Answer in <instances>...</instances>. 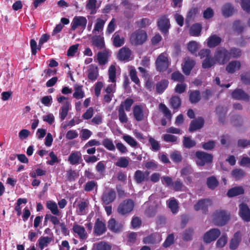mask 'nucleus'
Wrapping results in <instances>:
<instances>
[{"instance_id": "1", "label": "nucleus", "mask_w": 250, "mask_h": 250, "mask_svg": "<svg viewBox=\"0 0 250 250\" xmlns=\"http://www.w3.org/2000/svg\"><path fill=\"white\" fill-rule=\"evenodd\" d=\"M134 102V100L131 98H127L124 102H121L118 109L119 119L121 123L124 124L127 122L128 118L125 110L130 111Z\"/></svg>"}, {"instance_id": "2", "label": "nucleus", "mask_w": 250, "mask_h": 250, "mask_svg": "<svg viewBox=\"0 0 250 250\" xmlns=\"http://www.w3.org/2000/svg\"><path fill=\"white\" fill-rule=\"evenodd\" d=\"M147 39V35L146 31L138 29L134 31L129 38L132 45L138 46L143 44Z\"/></svg>"}, {"instance_id": "3", "label": "nucleus", "mask_w": 250, "mask_h": 250, "mask_svg": "<svg viewBox=\"0 0 250 250\" xmlns=\"http://www.w3.org/2000/svg\"><path fill=\"white\" fill-rule=\"evenodd\" d=\"M214 59L219 64H224L230 59L229 50L224 47H218L214 54Z\"/></svg>"}, {"instance_id": "4", "label": "nucleus", "mask_w": 250, "mask_h": 250, "mask_svg": "<svg viewBox=\"0 0 250 250\" xmlns=\"http://www.w3.org/2000/svg\"><path fill=\"white\" fill-rule=\"evenodd\" d=\"M229 219V214L224 210H216L213 214V222L216 226H224Z\"/></svg>"}, {"instance_id": "5", "label": "nucleus", "mask_w": 250, "mask_h": 250, "mask_svg": "<svg viewBox=\"0 0 250 250\" xmlns=\"http://www.w3.org/2000/svg\"><path fill=\"white\" fill-rule=\"evenodd\" d=\"M157 25L159 31L165 36L168 34L171 28L170 20L166 15H161L157 20Z\"/></svg>"}, {"instance_id": "6", "label": "nucleus", "mask_w": 250, "mask_h": 250, "mask_svg": "<svg viewBox=\"0 0 250 250\" xmlns=\"http://www.w3.org/2000/svg\"><path fill=\"white\" fill-rule=\"evenodd\" d=\"M196 163L198 166H204L206 164L211 163L213 155L204 151H197L195 153Z\"/></svg>"}, {"instance_id": "7", "label": "nucleus", "mask_w": 250, "mask_h": 250, "mask_svg": "<svg viewBox=\"0 0 250 250\" xmlns=\"http://www.w3.org/2000/svg\"><path fill=\"white\" fill-rule=\"evenodd\" d=\"M134 204L131 199H127L121 203L118 208L119 213L125 215L130 212L133 209Z\"/></svg>"}, {"instance_id": "8", "label": "nucleus", "mask_w": 250, "mask_h": 250, "mask_svg": "<svg viewBox=\"0 0 250 250\" xmlns=\"http://www.w3.org/2000/svg\"><path fill=\"white\" fill-rule=\"evenodd\" d=\"M156 66L158 71L163 72L168 67V60L164 53H161L157 57L156 62Z\"/></svg>"}, {"instance_id": "9", "label": "nucleus", "mask_w": 250, "mask_h": 250, "mask_svg": "<svg viewBox=\"0 0 250 250\" xmlns=\"http://www.w3.org/2000/svg\"><path fill=\"white\" fill-rule=\"evenodd\" d=\"M211 200L209 199H201L194 205V209L196 211H198L201 209L204 214H207L208 212V206L211 205Z\"/></svg>"}, {"instance_id": "10", "label": "nucleus", "mask_w": 250, "mask_h": 250, "mask_svg": "<svg viewBox=\"0 0 250 250\" xmlns=\"http://www.w3.org/2000/svg\"><path fill=\"white\" fill-rule=\"evenodd\" d=\"M195 64V61L193 59L188 56L185 57L183 63L182 64L183 73L186 75H189Z\"/></svg>"}, {"instance_id": "11", "label": "nucleus", "mask_w": 250, "mask_h": 250, "mask_svg": "<svg viewBox=\"0 0 250 250\" xmlns=\"http://www.w3.org/2000/svg\"><path fill=\"white\" fill-rule=\"evenodd\" d=\"M220 234L221 232L219 229H210L204 235V241L206 243H209L215 241L220 236Z\"/></svg>"}, {"instance_id": "12", "label": "nucleus", "mask_w": 250, "mask_h": 250, "mask_svg": "<svg viewBox=\"0 0 250 250\" xmlns=\"http://www.w3.org/2000/svg\"><path fill=\"white\" fill-rule=\"evenodd\" d=\"M204 124V119L201 116H199L191 121L188 128V131L189 132H193L199 130L203 127Z\"/></svg>"}, {"instance_id": "13", "label": "nucleus", "mask_w": 250, "mask_h": 250, "mask_svg": "<svg viewBox=\"0 0 250 250\" xmlns=\"http://www.w3.org/2000/svg\"><path fill=\"white\" fill-rule=\"evenodd\" d=\"M87 22V21L86 18L83 16H75L71 22V29L74 31L79 26L83 29H85Z\"/></svg>"}, {"instance_id": "14", "label": "nucleus", "mask_w": 250, "mask_h": 250, "mask_svg": "<svg viewBox=\"0 0 250 250\" xmlns=\"http://www.w3.org/2000/svg\"><path fill=\"white\" fill-rule=\"evenodd\" d=\"M232 99L234 100L249 102L250 96L246 93L243 89L237 88L234 90L231 94Z\"/></svg>"}, {"instance_id": "15", "label": "nucleus", "mask_w": 250, "mask_h": 250, "mask_svg": "<svg viewBox=\"0 0 250 250\" xmlns=\"http://www.w3.org/2000/svg\"><path fill=\"white\" fill-rule=\"evenodd\" d=\"M239 214L246 222L250 221V209L246 204L241 203L239 205Z\"/></svg>"}, {"instance_id": "16", "label": "nucleus", "mask_w": 250, "mask_h": 250, "mask_svg": "<svg viewBox=\"0 0 250 250\" xmlns=\"http://www.w3.org/2000/svg\"><path fill=\"white\" fill-rule=\"evenodd\" d=\"M116 198V193L114 189L111 188L108 192H104L102 196V201L105 205L113 202Z\"/></svg>"}, {"instance_id": "17", "label": "nucleus", "mask_w": 250, "mask_h": 250, "mask_svg": "<svg viewBox=\"0 0 250 250\" xmlns=\"http://www.w3.org/2000/svg\"><path fill=\"white\" fill-rule=\"evenodd\" d=\"M149 174V172L147 170L143 172L140 170H137L134 173V179L137 184H140L148 180Z\"/></svg>"}, {"instance_id": "18", "label": "nucleus", "mask_w": 250, "mask_h": 250, "mask_svg": "<svg viewBox=\"0 0 250 250\" xmlns=\"http://www.w3.org/2000/svg\"><path fill=\"white\" fill-rule=\"evenodd\" d=\"M108 228L113 232H119L122 231L123 225L121 223L116 222L115 219L111 218L108 222Z\"/></svg>"}, {"instance_id": "19", "label": "nucleus", "mask_w": 250, "mask_h": 250, "mask_svg": "<svg viewBox=\"0 0 250 250\" xmlns=\"http://www.w3.org/2000/svg\"><path fill=\"white\" fill-rule=\"evenodd\" d=\"M94 229V233L97 236L103 234L106 230L105 224L99 218L96 219Z\"/></svg>"}, {"instance_id": "20", "label": "nucleus", "mask_w": 250, "mask_h": 250, "mask_svg": "<svg viewBox=\"0 0 250 250\" xmlns=\"http://www.w3.org/2000/svg\"><path fill=\"white\" fill-rule=\"evenodd\" d=\"M92 44L97 48L102 49L105 47L104 38L100 35H94L91 38Z\"/></svg>"}, {"instance_id": "21", "label": "nucleus", "mask_w": 250, "mask_h": 250, "mask_svg": "<svg viewBox=\"0 0 250 250\" xmlns=\"http://www.w3.org/2000/svg\"><path fill=\"white\" fill-rule=\"evenodd\" d=\"M222 42V39L217 35H211L207 39V45L209 48L218 46Z\"/></svg>"}, {"instance_id": "22", "label": "nucleus", "mask_w": 250, "mask_h": 250, "mask_svg": "<svg viewBox=\"0 0 250 250\" xmlns=\"http://www.w3.org/2000/svg\"><path fill=\"white\" fill-rule=\"evenodd\" d=\"M88 71V79L92 82L95 81L99 75L98 67L95 64H91L89 66Z\"/></svg>"}, {"instance_id": "23", "label": "nucleus", "mask_w": 250, "mask_h": 250, "mask_svg": "<svg viewBox=\"0 0 250 250\" xmlns=\"http://www.w3.org/2000/svg\"><path fill=\"white\" fill-rule=\"evenodd\" d=\"M133 113L134 118L137 121H141L144 118L143 107L142 105L134 106Z\"/></svg>"}, {"instance_id": "24", "label": "nucleus", "mask_w": 250, "mask_h": 250, "mask_svg": "<svg viewBox=\"0 0 250 250\" xmlns=\"http://www.w3.org/2000/svg\"><path fill=\"white\" fill-rule=\"evenodd\" d=\"M241 240V234L239 231L235 232L233 235V237L231 239L229 248L231 250H235L238 247L239 243Z\"/></svg>"}, {"instance_id": "25", "label": "nucleus", "mask_w": 250, "mask_h": 250, "mask_svg": "<svg viewBox=\"0 0 250 250\" xmlns=\"http://www.w3.org/2000/svg\"><path fill=\"white\" fill-rule=\"evenodd\" d=\"M131 53V50L128 48L123 47L118 52V58L122 61L128 60L130 57Z\"/></svg>"}, {"instance_id": "26", "label": "nucleus", "mask_w": 250, "mask_h": 250, "mask_svg": "<svg viewBox=\"0 0 250 250\" xmlns=\"http://www.w3.org/2000/svg\"><path fill=\"white\" fill-rule=\"evenodd\" d=\"M241 67V63L238 61H232L226 66V69L230 74L234 73L236 70H239Z\"/></svg>"}, {"instance_id": "27", "label": "nucleus", "mask_w": 250, "mask_h": 250, "mask_svg": "<svg viewBox=\"0 0 250 250\" xmlns=\"http://www.w3.org/2000/svg\"><path fill=\"white\" fill-rule=\"evenodd\" d=\"M222 12L224 17L228 18L233 14L234 8L230 3H227L222 6Z\"/></svg>"}, {"instance_id": "28", "label": "nucleus", "mask_w": 250, "mask_h": 250, "mask_svg": "<svg viewBox=\"0 0 250 250\" xmlns=\"http://www.w3.org/2000/svg\"><path fill=\"white\" fill-rule=\"evenodd\" d=\"M244 193V188L241 187H235L229 189L227 193L229 197H233L234 196H238L243 194Z\"/></svg>"}, {"instance_id": "29", "label": "nucleus", "mask_w": 250, "mask_h": 250, "mask_svg": "<svg viewBox=\"0 0 250 250\" xmlns=\"http://www.w3.org/2000/svg\"><path fill=\"white\" fill-rule=\"evenodd\" d=\"M169 84L168 81L166 79H163L158 82L156 85V90L157 93L162 94L167 88Z\"/></svg>"}, {"instance_id": "30", "label": "nucleus", "mask_w": 250, "mask_h": 250, "mask_svg": "<svg viewBox=\"0 0 250 250\" xmlns=\"http://www.w3.org/2000/svg\"><path fill=\"white\" fill-rule=\"evenodd\" d=\"M82 158L81 154L78 151L72 152L69 156L68 161L72 165H75L79 163Z\"/></svg>"}, {"instance_id": "31", "label": "nucleus", "mask_w": 250, "mask_h": 250, "mask_svg": "<svg viewBox=\"0 0 250 250\" xmlns=\"http://www.w3.org/2000/svg\"><path fill=\"white\" fill-rule=\"evenodd\" d=\"M201 99V93L199 90L190 91L189 94V100L191 104H196Z\"/></svg>"}, {"instance_id": "32", "label": "nucleus", "mask_w": 250, "mask_h": 250, "mask_svg": "<svg viewBox=\"0 0 250 250\" xmlns=\"http://www.w3.org/2000/svg\"><path fill=\"white\" fill-rule=\"evenodd\" d=\"M70 102L65 101L60 110V118L61 121H63L68 115L69 110Z\"/></svg>"}, {"instance_id": "33", "label": "nucleus", "mask_w": 250, "mask_h": 250, "mask_svg": "<svg viewBox=\"0 0 250 250\" xmlns=\"http://www.w3.org/2000/svg\"><path fill=\"white\" fill-rule=\"evenodd\" d=\"M73 231L77 233L80 239H84L86 236V233L85 232V229L83 227L79 225H75L73 227Z\"/></svg>"}, {"instance_id": "34", "label": "nucleus", "mask_w": 250, "mask_h": 250, "mask_svg": "<svg viewBox=\"0 0 250 250\" xmlns=\"http://www.w3.org/2000/svg\"><path fill=\"white\" fill-rule=\"evenodd\" d=\"M111 247L107 243L101 241L93 244L92 250H111Z\"/></svg>"}, {"instance_id": "35", "label": "nucleus", "mask_w": 250, "mask_h": 250, "mask_svg": "<svg viewBox=\"0 0 250 250\" xmlns=\"http://www.w3.org/2000/svg\"><path fill=\"white\" fill-rule=\"evenodd\" d=\"M46 208L50 210L52 214L54 215H59L60 211L57 204L52 201H48L46 202Z\"/></svg>"}, {"instance_id": "36", "label": "nucleus", "mask_w": 250, "mask_h": 250, "mask_svg": "<svg viewBox=\"0 0 250 250\" xmlns=\"http://www.w3.org/2000/svg\"><path fill=\"white\" fill-rule=\"evenodd\" d=\"M202 29V25L198 23L193 24L189 30L190 35L192 36L198 37L200 35Z\"/></svg>"}, {"instance_id": "37", "label": "nucleus", "mask_w": 250, "mask_h": 250, "mask_svg": "<svg viewBox=\"0 0 250 250\" xmlns=\"http://www.w3.org/2000/svg\"><path fill=\"white\" fill-rule=\"evenodd\" d=\"M125 42L124 38L115 32L113 35V44L115 47H119L122 46Z\"/></svg>"}, {"instance_id": "38", "label": "nucleus", "mask_w": 250, "mask_h": 250, "mask_svg": "<svg viewBox=\"0 0 250 250\" xmlns=\"http://www.w3.org/2000/svg\"><path fill=\"white\" fill-rule=\"evenodd\" d=\"M52 237H41L38 241L39 247L41 250H43L48 246V244L52 241Z\"/></svg>"}, {"instance_id": "39", "label": "nucleus", "mask_w": 250, "mask_h": 250, "mask_svg": "<svg viewBox=\"0 0 250 250\" xmlns=\"http://www.w3.org/2000/svg\"><path fill=\"white\" fill-rule=\"evenodd\" d=\"M219 185V182L214 176H211L207 179V185L210 189H214Z\"/></svg>"}, {"instance_id": "40", "label": "nucleus", "mask_w": 250, "mask_h": 250, "mask_svg": "<svg viewBox=\"0 0 250 250\" xmlns=\"http://www.w3.org/2000/svg\"><path fill=\"white\" fill-rule=\"evenodd\" d=\"M109 81L112 83L116 82V68L114 64H111L108 70Z\"/></svg>"}, {"instance_id": "41", "label": "nucleus", "mask_w": 250, "mask_h": 250, "mask_svg": "<svg viewBox=\"0 0 250 250\" xmlns=\"http://www.w3.org/2000/svg\"><path fill=\"white\" fill-rule=\"evenodd\" d=\"M246 172L241 168H235L231 171L232 176L236 180L243 179L246 175Z\"/></svg>"}, {"instance_id": "42", "label": "nucleus", "mask_w": 250, "mask_h": 250, "mask_svg": "<svg viewBox=\"0 0 250 250\" xmlns=\"http://www.w3.org/2000/svg\"><path fill=\"white\" fill-rule=\"evenodd\" d=\"M170 105L173 109H178L181 105V100L179 96H172L170 99Z\"/></svg>"}, {"instance_id": "43", "label": "nucleus", "mask_w": 250, "mask_h": 250, "mask_svg": "<svg viewBox=\"0 0 250 250\" xmlns=\"http://www.w3.org/2000/svg\"><path fill=\"white\" fill-rule=\"evenodd\" d=\"M198 9L196 7L191 8L190 9L187 14L186 22L188 23L193 21L198 13Z\"/></svg>"}, {"instance_id": "44", "label": "nucleus", "mask_w": 250, "mask_h": 250, "mask_svg": "<svg viewBox=\"0 0 250 250\" xmlns=\"http://www.w3.org/2000/svg\"><path fill=\"white\" fill-rule=\"evenodd\" d=\"M108 55L106 51L99 52L97 54V60L100 65H104L108 61Z\"/></svg>"}, {"instance_id": "45", "label": "nucleus", "mask_w": 250, "mask_h": 250, "mask_svg": "<svg viewBox=\"0 0 250 250\" xmlns=\"http://www.w3.org/2000/svg\"><path fill=\"white\" fill-rule=\"evenodd\" d=\"M196 145V142L193 140H191L190 137L185 136L183 140V146L187 148H190L194 147Z\"/></svg>"}, {"instance_id": "46", "label": "nucleus", "mask_w": 250, "mask_h": 250, "mask_svg": "<svg viewBox=\"0 0 250 250\" xmlns=\"http://www.w3.org/2000/svg\"><path fill=\"white\" fill-rule=\"evenodd\" d=\"M215 60L211 56L206 58L202 62V67L204 69H208L211 67L215 63Z\"/></svg>"}, {"instance_id": "47", "label": "nucleus", "mask_w": 250, "mask_h": 250, "mask_svg": "<svg viewBox=\"0 0 250 250\" xmlns=\"http://www.w3.org/2000/svg\"><path fill=\"white\" fill-rule=\"evenodd\" d=\"M194 233V229L192 228H189L186 229L182 234V239L184 241H189L192 240V236Z\"/></svg>"}, {"instance_id": "48", "label": "nucleus", "mask_w": 250, "mask_h": 250, "mask_svg": "<svg viewBox=\"0 0 250 250\" xmlns=\"http://www.w3.org/2000/svg\"><path fill=\"white\" fill-rule=\"evenodd\" d=\"M82 85H77L75 87V92L73 94L74 98L77 99H82L85 96L84 93L83 91Z\"/></svg>"}, {"instance_id": "49", "label": "nucleus", "mask_w": 250, "mask_h": 250, "mask_svg": "<svg viewBox=\"0 0 250 250\" xmlns=\"http://www.w3.org/2000/svg\"><path fill=\"white\" fill-rule=\"evenodd\" d=\"M151 23V21L146 18H142L135 22V24L140 28H146Z\"/></svg>"}, {"instance_id": "50", "label": "nucleus", "mask_w": 250, "mask_h": 250, "mask_svg": "<svg viewBox=\"0 0 250 250\" xmlns=\"http://www.w3.org/2000/svg\"><path fill=\"white\" fill-rule=\"evenodd\" d=\"M159 110L162 112L165 117L170 120L172 117L170 111L167 106L164 104L161 103L159 105Z\"/></svg>"}, {"instance_id": "51", "label": "nucleus", "mask_w": 250, "mask_h": 250, "mask_svg": "<svg viewBox=\"0 0 250 250\" xmlns=\"http://www.w3.org/2000/svg\"><path fill=\"white\" fill-rule=\"evenodd\" d=\"M97 183L94 180L88 181L84 185V190L86 192L92 191L95 188H97Z\"/></svg>"}, {"instance_id": "52", "label": "nucleus", "mask_w": 250, "mask_h": 250, "mask_svg": "<svg viewBox=\"0 0 250 250\" xmlns=\"http://www.w3.org/2000/svg\"><path fill=\"white\" fill-rule=\"evenodd\" d=\"M97 172L102 176L104 175V172L105 171V164L104 161H102L99 162L95 167Z\"/></svg>"}, {"instance_id": "53", "label": "nucleus", "mask_w": 250, "mask_h": 250, "mask_svg": "<svg viewBox=\"0 0 250 250\" xmlns=\"http://www.w3.org/2000/svg\"><path fill=\"white\" fill-rule=\"evenodd\" d=\"M233 29L238 33H242L245 29V26L240 21L237 20L234 21L233 23Z\"/></svg>"}, {"instance_id": "54", "label": "nucleus", "mask_w": 250, "mask_h": 250, "mask_svg": "<svg viewBox=\"0 0 250 250\" xmlns=\"http://www.w3.org/2000/svg\"><path fill=\"white\" fill-rule=\"evenodd\" d=\"M103 145L108 150L110 151H114L115 147L111 140L106 138L104 139L102 141Z\"/></svg>"}, {"instance_id": "55", "label": "nucleus", "mask_w": 250, "mask_h": 250, "mask_svg": "<svg viewBox=\"0 0 250 250\" xmlns=\"http://www.w3.org/2000/svg\"><path fill=\"white\" fill-rule=\"evenodd\" d=\"M168 207L170 209L171 212L175 214L178 211V204L176 200L173 199L169 201Z\"/></svg>"}, {"instance_id": "56", "label": "nucleus", "mask_w": 250, "mask_h": 250, "mask_svg": "<svg viewBox=\"0 0 250 250\" xmlns=\"http://www.w3.org/2000/svg\"><path fill=\"white\" fill-rule=\"evenodd\" d=\"M216 112L219 116V120L220 122H224V118L225 116L227 110L223 106H218L216 108Z\"/></svg>"}, {"instance_id": "57", "label": "nucleus", "mask_w": 250, "mask_h": 250, "mask_svg": "<svg viewBox=\"0 0 250 250\" xmlns=\"http://www.w3.org/2000/svg\"><path fill=\"white\" fill-rule=\"evenodd\" d=\"M230 58H238L241 56V50L239 48L231 47L229 50Z\"/></svg>"}, {"instance_id": "58", "label": "nucleus", "mask_w": 250, "mask_h": 250, "mask_svg": "<svg viewBox=\"0 0 250 250\" xmlns=\"http://www.w3.org/2000/svg\"><path fill=\"white\" fill-rule=\"evenodd\" d=\"M97 0H88L86 5V8L91 10L90 14H94L96 13V6Z\"/></svg>"}, {"instance_id": "59", "label": "nucleus", "mask_w": 250, "mask_h": 250, "mask_svg": "<svg viewBox=\"0 0 250 250\" xmlns=\"http://www.w3.org/2000/svg\"><path fill=\"white\" fill-rule=\"evenodd\" d=\"M174 242V236L173 233L169 234L167 237L165 241L163 244V246L165 248H168L172 245Z\"/></svg>"}, {"instance_id": "60", "label": "nucleus", "mask_w": 250, "mask_h": 250, "mask_svg": "<svg viewBox=\"0 0 250 250\" xmlns=\"http://www.w3.org/2000/svg\"><path fill=\"white\" fill-rule=\"evenodd\" d=\"M171 79L174 81L180 83H183L185 77L179 71H175L171 74Z\"/></svg>"}, {"instance_id": "61", "label": "nucleus", "mask_w": 250, "mask_h": 250, "mask_svg": "<svg viewBox=\"0 0 250 250\" xmlns=\"http://www.w3.org/2000/svg\"><path fill=\"white\" fill-rule=\"evenodd\" d=\"M231 122L233 126H240L243 123L242 117L240 115H233L231 118Z\"/></svg>"}, {"instance_id": "62", "label": "nucleus", "mask_w": 250, "mask_h": 250, "mask_svg": "<svg viewBox=\"0 0 250 250\" xmlns=\"http://www.w3.org/2000/svg\"><path fill=\"white\" fill-rule=\"evenodd\" d=\"M187 48L191 54H194L198 49V44L195 41H191L188 44Z\"/></svg>"}, {"instance_id": "63", "label": "nucleus", "mask_w": 250, "mask_h": 250, "mask_svg": "<svg viewBox=\"0 0 250 250\" xmlns=\"http://www.w3.org/2000/svg\"><path fill=\"white\" fill-rule=\"evenodd\" d=\"M148 142L151 146V149L153 151H158L160 150L161 146L158 141L155 140L151 137H148Z\"/></svg>"}, {"instance_id": "64", "label": "nucleus", "mask_w": 250, "mask_h": 250, "mask_svg": "<svg viewBox=\"0 0 250 250\" xmlns=\"http://www.w3.org/2000/svg\"><path fill=\"white\" fill-rule=\"evenodd\" d=\"M215 142L213 140H209L208 141L204 143L202 145L203 149L206 150H212L215 146Z\"/></svg>"}]
</instances>
